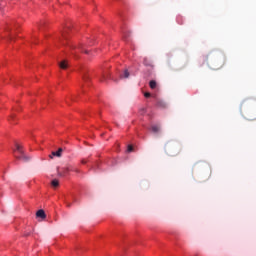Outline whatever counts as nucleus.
<instances>
[{"label":"nucleus","instance_id":"nucleus-16","mask_svg":"<svg viewBox=\"0 0 256 256\" xmlns=\"http://www.w3.org/2000/svg\"><path fill=\"white\" fill-rule=\"evenodd\" d=\"M83 81L87 83L89 81V76L88 75L83 76Z\"/></svg>","mask_w":256,"mask_h":256},{"label":"nucleus","instance_id":"nucleus-9","mask_svg":"<svg viewBox=\"0 0 256 256\" xmlns=\"http://www.w3.org/2000/svg\"><path fill=\"white\" fill-rule=\"evenodd\" d=\"M61 153H63V148H59L58 151L52 152L53 157H61Z\"/></svg>","mask_w":256,"mask_h":256},{"label":"nucleus","instance_id":"nucleus-2","mask_svg":"<svg viewBox=\"0 0 256 256\" xmlns=\"http://www.w3.org/2000/svg\"><path fill=\"white\" fill-rule=\"evenodd\" d=\"M207 64L210 69H221V67L225 65V56H216L214 58H211Z\"/></svg>","mask_w":256,"mask_h":256},{"label":"nucleus","instance_id":"nucleus-5","mask_svg":"<svg viewBox=\"0 0 256 256\" xmlns=\"http://www.w3.org/2000/svg\"><path fill=\"white\" fill-rule=\"evenodd\" d=\"M69 171H74V173H79V169L73 167L72 165H67L65 168H63L62 172L58 171V176L65 177V175H67Z\"/></svg>","mask_w":256,"mask_h":256},{"label":"nucleus","instance_id":"nucleus-14","mask_svg":"<svg viewBox=\"0 0 256 256\" xmlns=\"http://www.w3.org/2000/svg\"><path fill=\"white\" fill-rule=\"evenodd\" d=\"M157 107H162V108H164V107H165V102L158 101V102H157Z\"/></svg>","mask_w":256,"mask_h":256},{"label":"nucleus","instance_id":"nucleus-24","mask_svg":"<svg viewBox=\"0 0 256 256\" xmlns=\"http://www.w3.org/2000/svg\"><path fill=\"white\" fill-rule=\"evenodd\" d=\"M11 117L13 118V117H15V115H12Z\"/></svg>","mask_w":256,"mask_h":256},{"label":"nucleus","instance_id":"nucleus-12","mask_svg":"<svg viewBox=\"0 0 256 256\" xmlns=\"http://www.w3.org/2000/svg\"><path fill=\"white\" fill-rule=\"evenodd\" d=\"M149 85H150V88H152V89H156L157 88V82L155 80H151Z\"/></svg>","mask_w":256,"mask_h":256},{"label":"nucleus","instance_id":"nucleus-21","mask_svg":"<svg viewBox=\"0 0 256 256\" xmlns=\"http://www.w3.org/2000/svg\"><path fill=\"white\" fill-rule=\"evenodd\" d=\"M50 159H53V153H51V155H50Z\"/></svg>","mask_w":256,"mask_h":256},{"label":"nucleus","instance_id":"nucleus-22","mask_svg":"<svg viewBox=\"0 0 256 256\" xmlns=\"http://www.w3.org/2000/svg\"><path fill=\"white\" fill-rule=\"evenodd\" d=\"M5 31H9V28H6Z\"/></svg>","mask_w":256,"mask_h":256},{"label":"nucleus","instance_id":"nucleus-11","mask_svg":"<svg viewBox=\"0 0 256 256\" xmlns=\"http://www.w3.org/2000/svg\"><path fill=\"white\" fill-rule=\"evenodd\" d=\"M129 70H125L123 75H121V79H129Z\"/></svg>","mask_w":256,"mask_h":256},{"label":"nucleus","instance_id":"nucleus-23","mask_svg":"<svg viewBox=\"0 0 256 256\" xmlns=\"http://www.w3.org/2000/svg\"><path fill=\"white\" fill-rule=\"evenodd\" d=\"M85 53L87 54V53H89V51H85Z\"/></svg>","mask_w":256,"mask_h":256},{"label":"nucleus","instance_id":"nucleus-6","mask_svg":"<svg viewBox=\"0 0 256 256\" xmlns=\"http://www.w3.org/2000/svg\"><path fill=\"white\" fill-rule=\"evenodd\" d=\"M143 65H145V67H153V60H151V58L145 57L143 60Z\"/></svg>","mask_w":256,"mask_h":256},{"label":"nucleus","instance_id":"nucleus-20","mask_svg":"<svg viewBox=\"0 0 256 256\" xmlns=\"http://www.w3.org/2000/svg\"><path fill=\"white\" fill-rule=\"evenodd\" d=\"M9 40H10V41H13V37L9 36Z\"/></svg>","mask_w":256,"mask_h":256},{"label":"nucleus","instance_id":"nucleus-18","mask_svg":"<svg viewBox=\"0 0 256 256\" xmlns=\"http://www.w3.org/2000/svg\"><path fill=\"white\" fill-rule=\"evenodd\" d=\"M144 97H146V98H149V97H151V93H149V92H146V93L144 94Z\"/></svg>","mask_w":256,"mask_h":256},{"label":"nucleus","instance_id":"nucleus-1","mask_svg":"<svg viewBox=\"0 0 256 256\" xmlns=\"http://www.w3.org/2000/svg\"><path fill=\"white\" fill-rule=\"evenodd\" d=\"M183 147L179 142L168 141L164 146V151L169 157H177L182 151Z\"/></svg>","mask_w":256,"mask_h":256},{"label":"nucleus","instance_id":"nucleus-17","mask_svg":"<svg viewBox=\"0 0 256 256\" xmlns=\"http://www.w3.org/2000/svg\"><path fill=\"white\" fill-rule=\"evenodd\" d=\"M128 153H131L133 151V146L129 145L127 148Z\"/></svg>","mask_w":256,"mask_h":256},{"label":"nucleus","instance_id":"nucleus-3","mask_svg":"<svg viewBox=\"0 0 256 256\" xmlns=\"http://www.w3.org/2000/svg\"><path fill=\"white\" fill-rule=\"evenodd\" d=\"M14 157H16L19 161H23L27 163V161H31V157L26 156L25 152L23 151V147L21 145L16 144V149L14 150Z\"/></svg>","mask_w":256,"mask_h":256},{"label":"nucleus","instance_id":"nucleus-10","mask_svg":"<svg viewBox=\"0 0 256 256\" xmlns=\"http://www.w3.org/2000/svg\"><path fill=\"white\" fill-rule=\"evenodd\" d=\"M151 131L153 133H159V131H161V128L159 126H157V125H152L151 126Z\"/></svg>","mask_w":256,"mask_h":256},{"label":"nucleus","instance_id":"nucleus-4","mask_svg":"<svg viewBox=\"0 0 256 256\" xmlns=\"http://www.w3.org/2000/svg\"><path fill=\"white\" fill-rule=\"evenodd\" d=\"M245 119L248 121H255L256 119V106L248 109L244 114Z\"/></svg>","mask_w":256,"mask_h":256},{"label":"nucleus","instance_id":"nucleus-19","mask_svg":"<svg viewBox=\"0 0 256 256\" xmlns=\"http://www.w3.org/2000/svg\"><path fill=\"white\" fill-rule=\"evenodd\" d=\"M81 163H82V165H85V163H87V161L86 160H82Z\"/></svg>","mask_w":256,"mask_h":256},{"label":"nucleus","instance_id":"nucleus-8","mask_svg":"<svg viewBox=\"0 0 256 256\" xmlns=\"http://www.w3.org/2000/svg\"><path fill=\"white\" fill-rule=\"evenodd\" d=\"M60 69H67L69 67V62L67 60H63L59 63Z\"/></svg>","mask_w":256,"mask_h":256},{"label":"nucleus","instance_id":"nucleus-13","mask_svg":"<svg viewBox=\"0 0 256 256\" xmlns=\"http://www.w3.org/2000/svg\"><path fill=\"white\" fill-rule=\"evenodd\" d=\"M51 185L52 187H59V180L57 179L52 180Z\"/></svg>","mask_w":256,"mask_h":256},{"label":"nucleus","instance_id":"nucleus-15","mask_svg":"<svg viewBox=\"0 0 256 256\" xmlns=\"http://www.w3.org/2000/svg\"><path fill=\"white\" fill-rule=\"evenodd\" d=\"M67 30H65L64 32H62V39H67Z\"/></svg>","mask_w":256,"mask_h":256},{"label":"nucleus","instance_id":"nucleus-7","mask_svg":"<svg viewBox=\"0 0 256 256\" xmlns=\"http://www.w3.org/2000/svg\"><path fill=\"white\" fill-rule=\"evenodd\" d=\"M36 217H39L40 219H46L47 214H45V211L40 209L36 212Z\"/></svg>","mask_w":256,"mask_h":256}]
</instances>
